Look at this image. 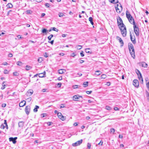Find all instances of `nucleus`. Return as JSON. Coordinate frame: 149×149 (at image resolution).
<instances>
[{
    "label": "nucleus",
    "instance_id": "58",
    "mask_svg": "<svg viewBox=\"0 0 149 149\" xmlns=\"http://www.w3.org/2000/svg\"><path fill=\"white\" fill-rule=\"evenodd\" d=\"M13 56V55L11 53H10L8 55V56L10 57H12Z\"/></svg>",
    "mask_w": 149,
    "mask_h": 149
},
{
    "label": "nucleus",
    "instance_id": "53",
    "mask_svg": "<svg viewBox=\"0 0 149 149\" xmlns=\"http://www.w3.org/2000/svg\"><path fill=\"white\" fill-rule=\"evenodd\" d=\"M45 6L47 8H49V4L48 3H46L45 4Z\"/></svg>",
    "mask_w": 149,
    "mask_h": 149
},
{
    "label": "nucleus",
    "instance_id": "16",
    "mask_svg": "<svg viewBox=\"0 0 149 149\" xmlns=\"http://www.w3.org/2000/svg\"><path fill=\"white\" fill-rule=\"evenodd\" d=\"M126 17L127 18H129L131 17H132L131 16V14H130L129 12L127 10L126 11Z\"/></svg>",
    "mask_w": 149,
    "mask_h": 149
},
{
    "label": "nucleus",
    "instance_id": "31",
    "mask_svg": "<svg viewBox=\"0 0 149 149\" xmlns=\"http://www.w3.org/2000/svg\"><path fill=\"white\" fill-rule=\"evenodd\" d=\"M88 82H85L83 84L84 86V87H86L88 86Z\"/></svg>",
    "mask_w": 149,
    "mask_h": 149
},
{
    "label": "nucleus",
    "instance_id": "28",
    "mask_svg": "<svg viewBox=\"0 0 149 149\" xmlns=\"http://www.w3.org/2000/svg\"><path fill=\"white\" fill-rule=\"evenodd\" d=\"M63 70H64V69H60L58 70V73L60 74H63L64 72L63 71Z\"/></svg>",
    "mask_w": 149,
    "mask_h": 149
},
{
    "label": "nucleus",
    "instance_id": "5",
    "mask_svg": "<svg viewBox=\"0 0 149 149\" xmlns=\"http://www.w3.org/2000/svg\"><path fill=\"white\" fill-rule=\"evenodd\" d=\"M117 22L118 26H120V27L123 28V27L125 26V25L123 23L122 20L121 18L119 17V19H117Z\"/></svg>",
    "mask_w": 149,
    "mask_h": 149
},
{
    "label": "nucleus",
    "instance_id": "23",
    "mask_svg": "<svg viewBox=\"0 0 149 149\" xmlns=\"http://www.w3.org/2000/svg\"><path fill=\"white\" fill-rule=\"evenodd\" d=\"M138 78L139 79V80H141L142 81L141 83H143V79L142 77V76L141 75V74H140L138 76Z\"/></svg>",
    "mask_w": 149,
    "mask_h": 149
},
{
    "label": "nucleus",
    "instance_id": "27",
    "mask_svg": "<svg viewBox=\"0 0 149 149\" xmlns=\"http://www.w3.org/2000/svg\"><path fill=\"white\" fill-rule=\"evenodd\" d=\"M47 31V29H43L42 31V32L43 33H46Z\"/></svg>",
    "mask_w": 149,
    "mask_h": 149
},
{
    "label": "nucleus",
    "instance_id": "48",
    "mask_svg": "<svg viewBox=\"0 0 149 149\" xmlns=\"http://www.w3.org/2000/svg\"><path fill=\"white\" fill-rule=\"evenodd\" d=\"M3 72L5 74H7L8 73V71L7 70H4Z\"/></svg>",
    "mask_w": 149,
    "mask_h": 149
},
{
    "label": "nucleus",
    "instance_id": "2",
    "mask_svg": "<svg viewBox=\"0 0 149 149\" xmlns=\"http://www.w3.org/2000/svg\"><path fill=\"white\" fill-rule=\"evenodd\" d=\"M133 25L134 30L136 35L138 36L139 35V31L138 26L135 24Z\"/></svg>",
    "mask_w": 149,
    "mask_h": 149
},
{
    "label": "nucleus",
    "instance_id": "59",
    "mask_svg": "<svg viewBox=\"0 0 149 149\" xmlns=\"http://www.w3.org/2000/svg\"><path fill=\"white\" fill-rule=\"evenodd\" d=\"M54 40H52L51 41H48L49 43H50L52 45H53L54 43Z\"/></svg>",
    "mask_w": 149,
    "mask_h": 149
},
{
    "label": "nucleus",
    "instance_id": "12",
    "mask_svg": "<svg viewBox=\"0 0 149 149\" xmlns=\"http://www.w3.org/2000/svg\"><path fill=\"white\" fill-rule=\"evenodd\" d=\"M127 19H128L129 21V22L132 24H135L134 19L132 17H131L129 18H127Z\"/></svg>",
    "mask_w": 149,
    "mask_h": 149
},
{
    "label": "nucleus",
    "instance_id": "24",
    "mask_svg": "<svg viewBox=\"0 0 149 149\" xmlns=\"http://www.w3.org/2000/svg\"><path fill=\"white\" fill-rule=\"evenodd\" d=\"M59 118L62 121H64L66 119L65 117H64L63 115L61 116L60 117H59Z\"/></svg>",
    "mask_w": 149,
    "mask_h": 149
},
{
    "label": "nucleus",
    "instance_id": "57",
    "mask_svg": "<svg viewBox=\"0 0 149 149\" xmlns=\"http://www.w3.org/2000/svg\"><path fill=\"white\" fill-rule=\"evenodd\" d=\"M61 83H58L57 84V86L59 87H61Z\"/></svg>",
    "mask_w": 149,
    "mask_h": 149
},
{
    "label": "nucleus",
    "instance_id": "50",
    "mask_svg": "<svg viewBox=\"0 0 149 149\" xmlns=\"http://www.w3.org/2000/svg\"><path fill=\"white\" fill-rule=\"evenodd\" d=\"M31 97H29L26 99V100L27 101L29 102H30L31 101Z\"/></svg>",
    "mask_w": 149,
    "mask_h": 149
},
{
    "label": "nucleus",
    "instance_id": "55",
    "mask_svg": "<svg viewBox=\"0 0 149 149\" xmlns=\"http://www.w3.org/2000/svg\"><path fill=\"white\" fill-rule=\"evenodd\" d=\"M80 55L81 57H83L84 56V55L83 54V52L82 51L80 53Z\"/></svg>",
    "mask_w": 149,
    "mask_h": 149
},
{
    "label": "nucleus",
    "instance_id": "3",
    "mask_svg": "<svg viewBox=\"0 0 149 149\" xmlns=\"http://www.w3.org/2000/svg\"><path fill=\"white\" fill-rule=\"evenodd\" d=\"M120 6L118 4L117 5V6L115 7V8L116 12L119 13H120L122 11L123 7L122 5L119 3Z\"/></svg>",
    "mask_w": 149,
    "mask_h": 149
},
{
    "label": "nucleus",
    "instance_id": "33",
    "mask_svg": "<svg viewBox=\"0 0 149 149\" xmlns=\"http://www.w3.org/2000/svg\"><path fill=\"white\" fill-rule=\"evenodd\" d=\"M59 17H62L63 16H64V14L62 13H59L58 14Z\"/></svg>",
    "mask_w": 149,
    "mask_h": 149
},
{
    "label": "nucleus",
    "instance_id": "7",
    "mask_svg": "<svg viewBox=\"0 0 149 149\" xmlns=\"http://www.w3.org/2000/svg\"><path fill=\"white\" fill-rule=\"evenodd\" d=\"M31 107L29 106H26L25 109V111L27 115H28L30 111Z\"/></svg>",
    "mask_w": 149,
    "mask_h": 149
},
{
    "label": "nucleus",
    "instance_id": "37",
    "mask_svg": "<svg viewBox=\"0 0 149 149\" xmlns=\"http://www.w3.org/2000/svg\"><path fill=\"white\" fill-rule=\"evenodd\" d=\"M90 49L89 48H87L85 49V51L86 53H89L90 52L89 51Z\"/></svg>",
    "mask_w": 149,
    "mask_h": 149
},
{
    "label": "nucleus",
    "instance_id": "15",
    "mask_svg": "<svg viewBox=\"0 0 149 149\" xmlns=\"http://www.w3.org/2000/svg\"><path fill=\"white\" fill-rule=\"evenodd\" d=\"M24 122L23 121H21L18 123V126L19 127H22L24 125Z\"/></svg>",
    "mask_w": 149,
    "mask_h": 149
},
{
    "label": "nucleus",
    "instance_id": "10",
    "mask_svg": "<svg viewBox=\"0 0 149 149\" xmlns=\"http://www.w3.org/2000/svg\"><path fill=\"white\" fill-rule=\"evenodd\" d=\"M130 36L131 40L132 41V42L134 44H135L136 43V41L135 36H134V37L133 38L131 33H130Z\"/></svg>",
    "mask_w": 149,
    "mask_h": 149
},
{
    "label": "nucleus",
    "instance_id": "26",
    "mask_svg": "<svg viewBox=\"0 0 149 149\" xmlns=\"http://www.w3.org/2000/svg\"><path fill=\"white\" fill-rule=\"evenodd\" d=\"M146 97L147 98L148 100V101H149V93L147 91L146 92Z\"/></svg>",
    "mask_w": 149,
    "mask_h": 149
},
{
    "label": "nucleus",
    "instance_id": "14",
    "mask_svg": "<svg viewBox=\"0 0 149 149\" xmlns=\"http://www.w3.org/2000/svg\"><path fill=\"white\" fill-rule=\"evenodd\" d=\"M25 104L26 102L24 100H23L19 104V106L20 107H23L25 105Z\"/></svg>",
    "mask_w": 149,
    "mask_h": 149
},
{
    "label": "nucleus",
    "instance_id": "25",
    "mask_svg": "<svg viewBox=\"0 0 149 149\" xmlns=\"http://www.w3.org/2000/svg\"><path fill=\"white\" fill-rule=\"evenodd\" d=\"M7 6L8 8H11L13 7V5L10 3H9L7 5Z\"/></svg>",
    "mask_w": 149,
    "mask_h": 149
},
{
    "label": "nucleus",
    "instance_id": "30",
    "mask_svg": "<svg viewBox=\"0 0 149 149\" xmlns=\"http://www.w3.org/2000/svg\"><path fill=\"white\" fill-rule=\"evenodd\" d=\"M38 76L40 77H44L45 75L43 73H41L39 74Z\"/></svg>",
    "mask_w": 149,
    "mask_h": 149
},
{
    "label": "nucleus",
    "instance_id": "6",
    "mask_svg": "<svg viewBox=\"0 0 149 149\" xmlns=\"http://www.w3.org/2000/svg\"><path fill=\"white\" fill-rule=\"evenodd\" d=\"M82 142V140L81 139L74 143H72V145L73 146L75 147L80 145Z\"/></svg>",
    "mask_w": 149,
    "mask_h": 149
},
{
    "label": "nucleus",
    "instance_id": "63",
    "mask_svg": "<svg viewBox=\"0 0 149 149\" xmlns=\"http://www.w3.org/2000/svg\"><path fill=\"white\" fill-rule=\"evenodd\" d=\"M103 142L101 141L98 144V145H102Z\"/></svg>",
    "mask_w": 149,
    "mask_h": 149
},
{
    "label": "nucleus",
    "instance_id": "34",
    "mask_svg": "<svg viewBox=\"0 0 149 149\" xmlns=\"http://www.w3.org/2000/svg\"><path fill=\"white\" fill-rule=\"evenodd\" d=\"M136 72L138 76L140 74H141L140 71L136 69Z\"/></svg>",
    "mask_w": 149,
    "mask_h": 149
},
{
    "label": "nucleus",
    "instance_id": "39",
    "mask_svg": "<svg viewBox=\"0 0 149 149\" xmlns=\"http://www.w3.org/2000/svg\"><path fill=\"white\" fill-rule=\"evenodd\" d=\"M105 108L108 110H110L111 109V108L109 106H106Z\"/></svg>",
    "mask_w": 149,
    "mask_h": 149
},
{
    "label": "nucleus",
    "instance_id": "47",
    "mask_svg": "<svg viewBox=\"0 0 149 149\" xmlns=\"http://www.w3.org/2000/svg\"><path fill=\"white\" fill-rule=\"evenodd\" d=\"M51 29H52L54 31H58V29H56L55 27L51 28Z\"/></svg>",
    "mask_w": 149,
    "mask_h": 149
},
{
    "label": "nucleus",
    "instance_id": "60",
    "mask_svg": "<svg viewBox=\"0 0 149 149\" xmlns=\"http://www.w3.org/2000/svg\"><path fill=\"white\" fill-rule=\"evenodd\" d=\"M17 37L18 38V39H20L22 38V37L20 35H18Z\"/></svg>",
    "mask_w": 149,
    "mask_h": 149
},
{
    "label": "nucleus",
    "instance_id": "8",
    "mask_svg": "<svg viewBox=\"0 0 149 149\" xmlns=\"http://www.w3.org/2000/svg\"><path fill=\"white\" fill-rule=\"evenodd\" d=\"M17 139V137H15L14 138L10 137L9 138V140L10 141H12L13 143L15 144L16 143V140Z\"/></svg>",
    "mask_w": 149,
    "mask_h": 149
},
{
    "label": "nucleus",
    "instance_id": "9",
    "mask_svg": "<svg viewBox=\"0 0 149 149\" xmlns=\"http://www.w3.org/2000/svg\"><path fill=\"white\" fill-rule=\"evenodd\" d=\"M133 85L136 87H138L139 86V82L137 79H134L133 81Z\"/></svg>",
    "mask_w": 149,
    "mask_h": 149
},
{
    "label": "nucleus",
    "instance_id": "44",
    "mask_svg": "<svg viewBox=\"0 0 149 149\" xmlns=\"http://www.w3.org/2000/svg\"><path fill=\"white\" fill-rule=\"evenodd\" d=\"M42 0H33V1L34 2H37L38 3L41 2Z\"/></svg>",
    "mask_w": 149,
    "mask_h": 149
},
{
    "label": "nucleus",
    "instance_id": "21",
    "mask_svg": "<svg viewBox=\"0 0 149 149\" xmlns=\"http://www.w3.org/2000/svg\"><path fill=\"white\" fill-rule=\"evenodd\" d=\"M39 107L38 106H35V107L33 109V111L35 112H36L38 111V109L39 108Z\"/></svg>",
    "mask_w": 149,
    "mask_h": 149
},
{
    "label": "nucleus",
    "instance_id": "40",
    "mask_svg": "<svg viewBox=\"0 0 149 149\" xmlns=\"http://www.w3.org/2000/svg\"><path fill=\"white\" fill-rule=\"evenodd\" d=\"M46 115L45 113H42L41 114V118H43L46 116Z\"/></svg>",
    "mask_w": 149,
    "mask_h": 149
},
{
    "label": "nucleus",
    "instance_id": "32",
    "mask_svg": "<svg viewBox=\"0 0 149 149\" xmlns=\"http://www.w3.org/2000/svg\"><path fill=\"white\" fill-rule=\"evenodd\" d=\"M53 37V35L52 34H51L48 37V39L49 40H50Z\"/></svg>",
    "mask_w": 149,
    "mask_h": 149
},
{
    "label": "nucleus",
    "instance_id": "54",
    "mask_svg": "<svg viewBox=\"0 0 149 149\" xmlns=\"http://www.w3.org/2000/svg\"><path fill=\"white\" fill-rule=\"evenodd\" d=\"M92 92V91H86V93H87V94H91Z\"/></svg>",
    "mask_w": 149,
    "mask_h": 149
},
{
    "label": "nucleus",
    "instance_id": "4",
    "mask_svg": "<svg viewBox=\"0 0 149 149\" xmlns=\"http://www.w3.org/2000/svg\"><path fill=\"white\" fill-rule=\"evenodd\" d=\"M120 29L123 36L125 37L127 34V30L125 26L123 27V28L120 27Z\"/></svg>",
    "mask_w": 149,
    "mask_h": 149
},
{
    "label": "nucleus",
    "instance_id": "35",
    "mask_svg": "<svg viewBox=\"0 0 149 149\" xmlns=\"http://www.w3.org/2000/svg\"><path fill=\"white\" fill-rule=\"evenodd\" d=\"M106 75L103 74L101 76V79H105L106 78Z\"/></svg>",
    "mask_w": 149,
    "mask_h": 149
},
{
    "label": "nucleus",
    "instance_id": "29",
    "mask_svg": "<svg viewBox=\"0 0 149 149\" xmlns=\"http://www.w3.org/2000/svg\"><path fill=\"white\" fill-rule=\"evenodd\" d=\"M17 64L19 66H22V63L21 61H18L17 62Z\"/></svg>",
    "mask_w": 149,
    "mask_h": 149
},
{
    "label": "nucleus",
    "instance_id": "46",
    "mask_svg": "<svg viewBox=\"0 0 149 149\" xmlns=\"http://www.w3.org/2000/svg\"><path fill=\"white\" fill-rule=\"evenodd\" d=\"M146 85L147 88L149 90V81L147 83H146Z\"/></svg>",
    "mask_w": 149,
    "mask_h": 149
},
{
    "label": "nucleus",
    "instance_id": "56",
    "mask_svg": "<svg viewBox=\"0 0 149 149\" xmlns=\"http://www.w3.org/2000/svg\"><path fill=\"white\" fill-rule=\"evenodd\" d=\"M6 104H5V103H3V104H2V107H6Z\"/></svg>",
    "mask_w": 149,
    "mask_h": 149
},
{
    "label": "nucleus",
    "instance_id": "64",
    "mask_svg": "<svg viewBox=\"0 0 149 149\" xmlns=\"http://www.w3.org/2000/svg\"><path fill=\"white\" fill-rule=\"evenodd\" d=\"M80 63H82L84 62V61L83 60H80L79 61Z\"/></svg>",
    "mask_w": 149,
    "mask_h": 149
},
{
    "label": "nucleus",
    "instance_id": "51",
    "mask_svg": "<svg viewBox=\"0 0 149 149\" xmlns=\"http://www.w3.org/2000/svg\"><path fill=\"white\" fill-rule=\"evenodd\" d=\"M26 12L27 14H31V11L29 10H27Z\"/></svg>",
    "mask_w": 149,
    "mask_h": 149
},
{
    "label": "nucleus",
    "instance_id": "45",
    "mask_svg": "<svg viewBox=\"0 0 149 149\" xmlns=\"http://www.w3.org/2000/svg\"><path fill=\"white\" fill-rule=\"evenodd\" d=\"M72 87L74 89L78 88V86L77 85H73V86Z\"/></svg>",
    "mask_w": 149,
    "mask_h": 149
},
{
    "label": "nucleus",
    "instance_id": "20",
    "mask_svg": "<svg viewBox=\"0 0 149 149\" xmlns=\"http://www.w3.org/2000/svg\"><path fill=\"white\" fill-rule=\"evenodd\" d=\"M141 65L142 67L146 68L147 67L148 65L145 62H142L141 63Z\"/></svg>",
    "mask_w": 149,
    "mask_h": 149
},
{
    "label": "nucleus",
    "instance_id": "61",
    "mask_svg": "<svg viewBox=\"0 0 149 149\" xmlns=\"http://www.w3.org/2000/svg\"><path fill=\"white\" fill-rule=\"evenodd\" d=\"M67 35L66 34H63L62 35V36L63 38L65 37H66Z\"/></svg>",
    "mask_w": 149,
    "mask_h": 149
},
{
    "label": "nucleus",
    "instance_id": "36",
    "mask_svg": "<svg viewBox=\"0 0 149 149\" xmlns=\"http://www.w3.org/2000/svg\"><path fill=\"white\" fill-rule=\"evenodd\" d=\"M13 75L15 76H18L19 75V74L17 72H15L13 73Z\"/></svg>",
    "mask_w": 149,
    "mask_h": 149
},
{
    "label": "nucleus",
    "instance_id": "19",
    "mask_svg": "<svg viewBox=\"0 0 149 149\" xmlns=\"http://www.w3.org/2000/svg\"><path fill=\"white\" fill-rule=\"evenodd\" d=\"M102 72L99 70H97L95 71V74L96 75L98 76L100 75L101 73Z\"/></svg>",
    "mask_w": 149,
    "mask_h": 149
},
{
    "label": "nucleus",
    "instance_id": "1",
    "mask_svg": "<svg viewBox=\"0 0 149 149\" xmlns=\"http://www.w3.org/2000/svg\"><path fill=\"white\" fill-rule=\"evenodd\" d=\"M128 47L130 53L132 57L134 58L135 57L134 50L133 45L131 43L128 44Z\"/></svg>",
    "mask_w": 149,
    "mask_h": 149
},
{
    "label": "nucleus",
    "instance_id": "38",
    "mask_svg": "<svg viewBox=\"0 0 149 149\" xmlns=\"http://www.w3.org/2000/svg\"><path fill=\"white\" fill-rule=\"evenodd\" d=\"M76 47L77 49L79 50L81 49L82 47L81 45L77 46Z\"/></svg>",
    "mask_w": 149,
    "mask_h": 149
},
{
    "label": "nucleus",
    "instance_id": "41",
    "mask_svg": "<svg viewBox=\"0 0 149 149\" xmlns=\"http://www.w3.org/2000/svg\"><path fill=\"white\" fill-rule=\"evenodd\" d=\"M91 144L90 143H88L87 144L88 148V149H90L91 148Z\"/></svg>",
    "mask_w": 149,
    "mask_h": 149
},
{
    "label": "nucleus",
    "instance_id": "13",
    "mask_svg": "<svg viewBox=\"0 0 149 149\" xmlns=\"http://www.w3.org/2000/svg\"><path fill=\"white\" fill-rule=\"evenodd\" d=\"M116 38L117 40L119 41V42L121 44V46H123V42L122 39L120 38L118 36L116 37Z\"/></svg>",
    "mask_w": 149,
    "mask_h": 149
},
{
    "label": "nucleus",
    "instance_id": "62",
    "mask_svg": "<svg viewBox=\"0 0 149 149\" xmlns=\"http://www.w3.org/2000/svg\"><path fill=\"white\" fill-rule=\"evenodd\" d=\"M62 79V77H58V79L59 80H61Z\"/></svg>",
    "mask_w": 149,
    "mask_h": 149
},
{
    "label": "nucleus",
    "instance_id": "43",
    "mask_svg": "<svg viewBox=\"0 0 149 149\" xmlns=\"http://www.w3.org/2000/svg\"><path fill=\"white\" fill-rule=\"evenodd\" d=\"M5 126L3 125V124H2L0 127V128H1V129H4L5 128Z\"/></svg>",
    "mask_w": 149,
    "mask_h": 149
},
{
    "label": "nucleus",
    "instance_id": "11",
    "mask_svg": "<svg viewBox=\"0 0 149 149\" xmlns=\"http://www.w3.org/2000/svg\"><path fill=\"white\" fill-rule=\"evenodd\" d=\"M33 93V91L32 90L30 89L26 93V95L27 96H29L31 95Z\"/></svg>",
    "mask_w": 149,
    "mask_h": 149
},
{
    "label": "nucleus",
    "instance_id": "49",
    "mask_svg": "<svg viewBox=\"0 0 149 149\" xmlns=\"http://www.w3.org/2000/svg\"><path fill=\"white\" fill-rule=\"evenodd\" d=\"M57 115L59 118V117H60L62 115L61 113L60 112L58 113Z\"/></svg>",
    "mask_w": 149,
    "mask_h": 149
},
{
    "label": "nucleus",
    "instance_id": "17",
    "mask_svg": "<svg viewBox=\"0 0 149 149\" xmlns=\"http://www.w3.org/2000/svg\"><path fill=\"white\" fill-rule=\"evenodd\" d=\"M78 99V95H74L73 97V100L74 101H77Z\"/></svg>",
    "mask_w": 149,
    "mask_h": 149
},
{
    "label": "nucleus",
    "instance_id": "42",
    "mask_svg": "<svg viewBox=\"0 0 149 149\" xmlns=\"http://www.w3.org/2000/svg\"><path fill=\"white\" fill-rule=\"evenodd\" d=\"M110 130L111 132H112L113 134H114V133L115 131V130L114 128H111V129Z\"/></svg>",
    "mask_w": 149,
    "mask_h": 149
},
{
    "label": "nucleus",
    "instance_id": "18",
    "mask_svg": "<svg viewBox=\"0 0 149 149\" xmlns=\"http://www.w3.org/2000/svg\"><path fill=\"white\" fill-rule=\"evenodd\" d=\"M109 1L113 3H118V0H109Z\"/></svg>",
    "mask_w": 149,
    "mask_h": 149
},
{
    "label": "nucleus",
    "instance_id": "52",
    "mask_svg": "<svg viewBox=\"0 0 149 149\" xmlns=\"http://www.w3.org/2000/svg\"><path fill=\"white\" fill-rule=\"evenodd\" d=\"M89 21L91 22H92L93 21V18L91 17H90L89 18Z\"/></svg>",
    "mask_w": 149,
    "mask_h": 149
},
{
    "label": "nucleus",
    "instance_id": "22",
    "mask_svg": "<svg viewBox=\"0 0 149 149\" xmlns=\"http://www.w3.org/2000/svg\"><path fill=\"white\" fill-rule=\"evenodd\" d=\"M25 67H26L25 69L27 71H28V70H30L32 68L30 66L28 65H26V66Z\"/></svg>",
    "mask_w": 149,
    "mask_h": 149
}]
</instances>
